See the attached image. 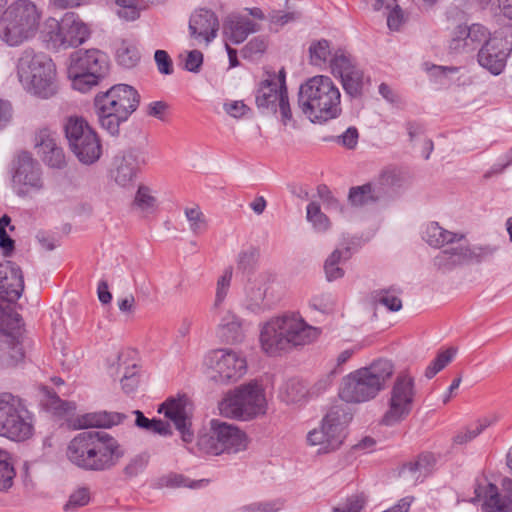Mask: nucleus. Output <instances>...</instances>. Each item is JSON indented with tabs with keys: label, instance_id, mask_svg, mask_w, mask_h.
<instances>
[{
	"label": "nucleus",
	"instance_id": "28",
	"mask_svg": "<svg viewBox=\"0 0 512 512\" xmlns=\"http://www.w3.org/2000/svg\"><path fill=\"white\" fill-rule=\"evenodd\" d=\"M242 319L231 311L226 312L218 326V335L229 344L240 343L244 339Z\"/></svg>",
	"mask_w": 512,
	"mask_h": 512
},
{
	"label": "nucleus",
	"instance_id": "63",
	"mask_svg": "<svg viewBox=\"0 0 512 512\" xmlns=\"http://www.w3.org/2000/svg\"><path fill=\"white\" fill-rule=\"evenodd\" d=\"M454 258L450 249L443 250L434 258V265L440 270H452L456 267Z\"/></svg>",
	"mask_w": 512,
	"mask_h": 512
},
{
	"label": "nucleus",
	"instance_id": "36",
	"mask_svg": "<svg viewBox=\"0 0 512 512\" xmlns=\"http://www.w3.org/2000/svg\"><path fill=\"white\" fill-rule=\"evenodd\" d=\"M460 33L465 35L470 51L476 50L492 37L490 32L481 24H472L471 26L460 25Z\"/></svg>",
	"mask_w": 512,
	"mask_h": 512
},
{
	"label": "nucleus",
	"instance_id": "61",
	"mask_svg": "<svg viewBox=\"0 0 512 512\" xmlns=\"http://www.w3.org/2000/svg\"><path fill=\"white\" fill-rule=\"evenodd\" d=\"M36 239L41 247L47 251H52L59 245V237L56 234L48 231H38L36 234Z\"/></svg>",
	"mask_w": 512,
	"mask_h": 512
},
{
	"label": "nucleus",
	"instance_id": "27",
	"mask_svg": "<svg viewBox=\"0 0 512 512\" xmlns=\"http://www.w3.org/2000/svg\"><path fill=\"white\" fill-rule=\"evenodd\" d=\"M38 153L41 154L43 162L51 168L62 169L66 166L64 150L57 145L54 138L50 136L41 137L37 143Z\"/></svg>",
	"mask_w": 512,
	"mask_h": 512
},
{
	"label": "nucleus",
	"instance_id": "45",
	"mask_svg": "<svg viewBox=\"0 0 512 512\" xmlns=\"http://www.w3.org/2000/svg\"><path fill=\"white\" fill-rule=\"evenodd\" d=\"M267 49V39L264 36H256L252 38L242 49L241 56L244 59L254 60L257 56L262 55Z\"/></svg>",
	"mask_w": 512,
	"mask_h": 512
},
{
	"label": "nucleus",
	"instance_id": "59",
	"mask_svg": "<svg viewBox=\"0 0 512 512\" xmlns=\"http://www.w3.org/2000/svg\"><path fill=\"white\" fill-rule=\"evenodd\" d=\"M359 133L356 127L351 126L344 133L336 137V142L347 149H354L358 144Z\"/></svg>",
	"mask_w": 512,
	"mask_h": 512
},
{
	"label": "nucleus",
	"instance_id": "55",
	"mask_svg": "<svg viewBox=\"0 0 512 512\" xmlns=\"http://www.w3.org/2000/svg\"><path fill=\"white\" fill-rule=\"evenodd\" d=\"M156 199L150 195V189L144 185L139 186L134 203L142 210L154 207Z\"/></svg>",
	"mask_w": 512,
	"mask_h": 512
},
{
	"label": "nucleus",
	"instance_id": "40",
	"mask_svg": "<svg viewBox=\"0 0 512 512\" xmlns=\"http://www.w3.org/2000/svg\"><path fill=\"white\" fill-rule=\"evenodd\" d=\"M490 425L491 422L487 418L479 419L477 422L467 426L464 430L459 431L454 436L453 442L457 445H463L471 442Z\"/></svg>",
	"mask_w": 512,
	"mask_h": 512
},
{
	"label": "nucleus",
	"instance_id": "54",
	"mask_svg": "<svg viewBox=\"0 0 512 512\" xmlns=\"http://www.w3.org/2000/svg\"><path fill=\"white\" fill-rule=\"evenodd\" d=\"M232 278L231 271H225V273L218 279L217 288H216V296H215V306L218 307L224 301L227 292L230 287V282Z\"/></svg>",
	"mask_w": 512,
	"mask_h": 512
},
{
	"label": "nucleus",
	"instance_id": "31",
	"mask_svg": "<svg viewBox=\"0 0 512 512\" xmlns=\"http://www.w3.org/2000/svg\"><path fill=\"white\" fill-rule=\"evenodd\" d=\"M126 415L119 412L99 411L88 413L82 418L83 428H111L124 421Z\"/></svg>",
	"mask_w": 512,
	"mask_h": 512
},
{
	"label": "nucleus",
	"instance_id": "34",
	"mask_svg": "<svg viewBox=\"0 0 512 512\" xmlns=\"http://www.w3.org/2000/svg\"><path fill=\"white\" fill-rule=\"evenodd\" d=\"M371 4L375 11L385 9L388 11L387 25L390 30L397 31L403 21V13L396 0H365Z\"/></svg>",
	"mask_w": 512,
	"mask_h": 512
},
{
	"label": "nucleus",
	"instance_id": "51",
	"mask_svg": "<svg viewBox=\"0 0 512 512\" xmlns=\"http://www.w3.org/2000/svg\"><path fill=\"white\" fill-rule=\"evenodd\" d=\"M282 508L279 500L254 502L240 508L241 512H277Z\"/></svg>",
	"mask_w": 512,
	"mask_h": 512
},
{
	"label": "nucleus",
	"instance_id": "7",
	"mask_svg": "<svg viewBox=\"0 0 512 512\" xmlns=\"http://www.w3.org/2000/svg\"><path fill=\"white\" fill-rule=\"evenodd\" d=\"M41 13L31 0L12 2L0 16V38L15 47L33 38L38 30Z\"/></svg>",
	"mask_w": 512,
	"mask_h": 512
},
{
	"label": "nucleus",
	"instance_id": "37",
	"mask_svg": "<svg viewBox=\"0 0 512 512\" xmlns=\"http://www.w3.org/2000/svg\"><path fill=\"white\" fill-rule=\"evenodd\" d=\"M401 290L391 286L388 289H380L373 292V299L376 303L385 306L391 312H397L402 308V301L399 297Z\"/></svg>",
	"mask_w": 512,
	"mask_h": 512
},
{
	"label": "nucleus",
	"instance_id": "53",
	"mask_svg": "<svg viewBox=\"0 0 512 512\" xmlns=\"http://www.w3.org/2000/svg\"><path fill=\"white\" fill-rule=\"evenodd\" d=\"M15 477L13 462L0 466V491L7 492L13 486Z\"/></svg>",
	"mask_w": 512,
	"mask_h": 512
},
{
	"label": "nucleus",
	"instance_id": "3",
	"mask_svg": "<svg viewBox=\"0 0 512 512\" xmlns=\"http://www.w3.org/2000/svg\"><path fill=\"white\" fill-rule=\"evenodd\" d=\"M298 105L312 123L323 124L342 113L340 91L325 75L314 76L301 84Z\"/></svg>",
	"mask_w": 512,
	"mask_h": 512
},
{
	"label": "nucleus",
	"instance_id": "44",
	"mask_svg": "<svg viewBox=\"0 0 512 512\" xmlns=\"http://www.w3.org/2000/svg\"><path fill=\"white\" fill-rule=\"evenodd\" d=\"M306 210L307 220L312 223L316 231L325 232L329 229V218L321 211L319 204L316 202H310L307 205Z\"/></svg>",
	"mask_w": 512,
	"mask_h": 512
},
{
	"label": "nucleus",
	"instance_id": "52",
	"mask_svg": "<svg viewBox=\"0 0 512 512\" xmlns=\"http://www.w3.org/2000/svg\"><path fill=\"white\" fill-rule=\"evenodd\" d=\"M340 373L337 367L333 368L329 373L325 374L309 389L308 394L311 396H319L325 392L333 383L335 376Z\"/></svg>",
	"mask_w": 512,
	"mask_h": 512
},
{
	"label": "nucleus",
	"instance_id": "5",
	"mask_svg": "<svg viewBox=\"0 0 512 512\" xmlns=\"http://www.w3.org/2000/svg\"><path fill=\"white\" fill-rule=\"evenodd\" d=\"M391 361L380 359L370 366L351 372L342 379L339 396L348 403H362L374 399L392 377Z\"/></svg>",
	"mask_w": 512,
	"mask_h": 512
},
{
	"label": "nucleus",
	"instance_id": "22",
	"mask_svg": "<svg viewBox=\"0 0 512 512\" xmlns=\"http://www.w3.org/2000/svg\"><path fill=\"white\" fill-rule=\"evenodd\" d=\"M187 397L185 395L167 398L161 403L157 409V412L164 414V416L170 419L175 428L181 434V438L184 442L190 443L193 440L194 433L191 429V420L187 415Z\"/></svg>",
	"mask_w": 512,
	"mask_h": 512
},
{
	"label": "nucleus",
	"instance_id": "6",
	"mask_svg": "<svg viewBox=\"0 0 512 512\" xmlns=\"http://www.w3.org/2000/svg\"><path fill=\"white\" fill-rule=\"evenodd\" d=\"M17 74L28 92L48 99L57 93L56 67L50 56L27 48L17 64Z\"/></svg>",
	"mask_w": 512,
	"mask_h": 512
},
{
	"label": "nucleus",
	"instance_id": "19",
	"mask_svg": "<svg viewBox=\"0 0 512 512\" xmlns=\"http://www.w3.org/2000/svg\"><path fill=\"white\" fill-rule=\"evenodd\" d=\"M511 51L512 43L495 33L479 49L477 60L481 67L497 76L504 71Z\"/></svg>",
	"mask_w": 512,
	"mask_h": 512
},
{
	"label": "nucleus",
	"instance_id": "17",
	"mask_svg": "<svg viewBox=\"0 0 512 512\" xmlns=\"http://www.w3.org/2000/svg\"><path fill=\"white\" fill-rule=\"evenodd\" d=\"M255 102L258 110L263 115H275L279 108L281 121L284 125L292 120L287 87H283V90L279 89L275 79L267 78L259 83L255 92Z\"/></svg>",
	"mask_w": 512,
	"mask_h": 512
},
{
	"label": "nucleus",
	"instance_id": "25",
	"mask_svg": "<svg viewBox=\"0 0 512 512\" xmlns=\"http://www.w3.org/2000/svg\"><path fill=\"white\" fill-rule=\"evenodd\" d=\"M259 29V24L241 15H229L223 22L225 40L235 45L244 42L251 33Z\"/></svg>",
	"mask_w": 512,
	"mask_h": 512
},
{
	"label": "nucleus",
	"instance_id": "13",
	"mask_svg": "<svg viewBox=\"0 0 512 512\" xmlns=\"http://www.w3.org/2000/svg\"><path fill=\"white\" fill-rule=\"evenodd\" d=\"M329 67L331 73L340 78L343 90L350 98H361L371 85L370 77L364 74L355 57L343 48L334 50Z\"/></svg>",
	"mask_w": 512,
	"mask_h": 512
},
{
	"label": "nucleus",
	"instance_id": "16",
	"mask_svg": "<svg viewBox=\"0 0 512 512\" xmlns=\"http://www.w3.org/2000/svg\"><path fill=\"white\" fill-rule=\"evenodd\" d=\"M414 396V378L406 373L399 374L390 392L388 409L380 423L391 427L406 419L412 410Z\"/></svg>",
	"mask_w": 512,
	"mask_h": 512
},
{
	"label": "nucleus",
	"instance_id": "49",
	"mask_svg": "<svg viewBox=\"0 0 512 512\" xmlns=\"http://www.w3.org/2000/svg\"><path fill=\"white\" fill-rule=\"evenodd\" d=\"M436 464V457L431 452L421 453L414 462L408 463L407 467L411 472H425L428 473Z\"/></svg>",
	"mask_w": 512,
	"mask_h": 512
},
{
	"label": "nucleus",
	"instance_id": "1",
	"mask_svg": "<svg viewBox=\"0 0 512 512\" xmlns=\"http://www.w3.org/2000/svg\"><path fill=\"white\" fill-rule=\"evenodd\" d=\"M125 455L119 441L105 431H82L68 443L66 457L86 472H105L113 469Z\"/></svg>",
	"mask_w": 512,
	"mask_h": 512
},
{
	"label": "nucleus",
	"instance_id": "41",
	"mask_svg": "<svg viewBox=\"0 0 512 512\" xmlns=\"http://www.w3.org/2000/svg\"><path fill=\"white\" fill-rule=\"evenodd\" d=\"M149 460L150 455L147 452L139 453L130 458L122 470L124 478L126 480H131L142 474L147 468Z\"/></svg>",
	"mask_w": 512,
	"mask_h": 512
},
{
	"label": "nucleus",
	"instance_id": "21",
	"mask_svg": "<svg viewBox=\"0 0 512 512\" xmlns=\"http://www.w3.org/2000/svg\"><path fill=\"white\" fill-rule=\"evenodd\" d=\"M140 159L135 150L122 151L114 156L110 177L121 187L134 186L140 172Z\"/></svg>",
	"mask_w": 512,
	"mask_h": 512
},
{
	"label": "nucleus",
	"instance_id": "39",
	"mask_svg": "<svg viewBox=\"0 0 512 512\" xmlns=\"http://www.w3.org/2000/svg\"><path fill=\"white\" fill-rule=\"evenodd\" d=\"M270 306L271 304L266 301V289L262 290L259 287L257 289H251L247 293V297L244 302V308L247 311L258 315L269 309Z\"/></svg>",
	"mask_w": 512,
	"mask_h": 512
},
{
	"label": "nucleus",
	"instance_id": "47",
	"mask_svg": "<svg viewBox=\"0 0 512 512\" xmlns=\"http://www.w3.org/2000/svg\"><path fill=\"white\" fill-rule=\"evenodd\" d=\"M365 504V495L363 493H357L347 497L342 505L333 507L332 512H361Z\"/></svg>",
	"mask_w": 512,
	"mask_h": 512
},
{
	"label": "nucleus",
	"instance_id": "48",
	"mask_svg": "<svg viewBox=\"0 0 512 512\" xmlns=\"http://www.w3.org/2000/svg\"><path fill=\"white\" fill-rule=\"evenodd\" d=\"M185 215L189 221L190 228L194 233H202L206 230V219L199 206L185 209Z\"/></svg>",
	"mask_w": 512,
	"mask_h": 512
},
{
	"label": "nucleus",
	"instance_id": "9",
	"mask_svg": "<svg viewBox=\"0 0 512 512\" xmlns=\"http://www.w3.org/2000/svg\"><path fill=\"white\" fill-rule=\"evenodd\" d=\"M109 56L96 48L80 49L71 54L68 77L73 89L85 93L109 73Z\"/></svg>",
	"mask_w": 512,
	"mask_h": 512
},
{
	"label": "nucleus",
	"instance_id": "35",
	"mask_svg": "<svg viewBox=\"0 0 512 512\" xmlns=\"http://www.w3.org/2000/svg\"><path fill=\"white\" fill-rule=\"evenodd\" d=\"M135 415V425L149 433L159 434L161 436L172 435L171 426L168 422L159 418H147L140 410L133 411Z\"/></svg>",
	"mask_w": 512,
	"mask_h": 512
},
{
	"label": "nucleus",
	"instance_id": "15",
	"mask_svg": "<svg viewBox=\"0 0 512 512\" xmlns=\"http://www.w3.org/2000/svg\"><path fill=\"white\" fill-rule=\"evenodd\" d=\"M47 42L55 49L78 47L90 36L88 26L75 13H65L60 21L47 22Z\"/></svg>",
	"mask_w": 512,
	"mask_h": 512
},
{
	"label": "nucleus",
	"instance_id": "32",
	"mask_svg": "<svg viewBox=\"0 0 512 512\" xmlns=\"http://www.w3.org/2000/svg\"><path fill=\"white\" fill-rule=\"evenodd\" d=\"M308 52L310 64L320 68L326 67L334 54L331 43L327 39L313 40L309 45Z\"/></svg>",
	"mask_w": 512,
	"mask_h": 512
},
{
	"label": "nucleus",
	"instance_id": "23",
	"mask_svg": "<svg viewBox=\"0 0 512 512\" xmlns=\"http://www.w3.org/2000/svg\"><path fill=\"white\" fill-rule=\"evenodd\" d=\"M24 290L21 268L14 262L0 263V300L15 303Z\"/></svg>",
	"mask_w": 512,
	"mask_h": 512
},
{
	"label": "nucleus",
	"instance_id": "20",
	"mask_svg": "<svg viewBox=\"0 0 512 512\" xmlns=\"http://www.w3.org/2000/svg\"><path fill=\"white\" fill-rule=\"evenodd\" d=\"M212 378L221 383L237 381L247 370L246 359L231 349H218L211 353Z\"/></svg>",
	"mask_w": 512,
	"mask_h": 512
},
{
	"label": "nucleus",
	"instance_id": "38",
	"mask_svg": "<svg viewBox=\"0 0 512 512\" xmlns=\"http://www.w3.org/2000/svg\"><path fill=\"white\" fill-rule=\"evenodd\" d=\"M140 57L138 48L127 41H122L116 50L117 63L127 69L135 67L140 61Z\"/></svg>",
	"mask_w": 512,
	"mask_h": 512
},
{
	"label": "nucleus",
	"instance_id": "42",
	"mask_svg": "<svg viewBox=\"0 0 512 512\" xmlns=\"http://www.w3.org/2000/svg\"><path fill=\"white\" fill-rule=\"evenodd\" d=\"M154 0H116V4L122 7L118 12L119 16L126 20H136L140 13V9L146 8L152 4Z\"/></svg>",
	"mask_w": 512,
	"mask_h": 512
},
{
	"label": "nucleus",
	"instance_id": "57",
	"mask_svg": "<svg viewBox=\"0 0 512 512\" xmlns=\"http://www.w3.org/2000/svg\"><path fill=\"white\" fill-rule=\"evenodd\" d=\"M224 111L233 118H241L250 112V108L242 101H227L223 104Z\"/></svg>",
	"mask_w": 512,
	"mask_h": 512
},
{
	"label": "nucleus",
	"instance_id": "26",
	"mask_svg": "<svg viewBox=\"0 0 512 512\" xmlns=\"http://www.w3.org/2000/svg\"><path fill=\"white\" fill-rule=\"evenodd\" d=\"M482 512H512V499L503 495L497 485L488 483L483 492Z\"/></svg>",
	"mask_w": 512,
	"mask_h": 512
},
{
	"label": "nucleus",
	"instance_id": "8",
	"mask_svg": "<svg viewBox=\"0 0 512 512\" xmlns=\"http://www.w3.org/2000/svg\"><path fill=\"white\" fill-rule=\"evenodd\" d=\"M266 409L265 390L256 380L235 387L227 392L219 403V410L223 416L242 421L264 415Z\"/></svg>",
	"mask_w": 512,
	"mask_h": 512
},
{
	"label": "nucleus",
	"instance_id": "18",
	"mask_svg": "<svg viewBox=\"0 0 512 512\" xmlns=\"http://www.w3.org/2000/svg\"><path fill=\"white\" fill-rule=\"evenodd\" d=\"M13 170L12 182L18 196L25 197L43 189L41 167L29 152L18 155Z\"/></svg>",
	"mask_w": 512,
	"mask_h": 512
},
{
	"label": "nucleus",
	"instance_id": "24",
	"mask_svg": "<svg viewBox=\"0 0 512 512\" xmlns=\"http://www.w3.org/2000/svg\"><path fill=\"white\" fill-rule=\"evenodd\" d=\"M188 29L191 38L209 44L217 36L218 17L212 10L198 9L191 14Z\"/></svg>",
	"mask_w": 512,
	"mask_h": 512
},
{
	"label": "nucleus",
	"instance_id": "56",
	"mask_svg": "<svg viewBox=\"0 0 512 512\" xmlns=\"http://www.w3.org/2000/svg\"><path fill=\"white\" fill-rule=\"evenodd\" d=\"M449 50L451 53H469L471 52L466 41L465 35L460 33V25L456 27L453 37L449 43Z\"/></svg>",
	"mask_w": 512,
	"mask_h": 512
},
{
	"label": "nucleus",
	"instance_id": "62",
	"mask_svg": "<svg viewBox=\"0 0 512 512\" xmlns=\"http://www.w3.org/2000/svg\"><path fill=\"white\" fill-rule=\"evenodd\" d=\"M300 18V13L298 12H283V11H272L269 14V21L272 24L278 26H284L285 24L295 21Z\"/></svg>",
	"mask_w": 512,
	"mask_h": 512
},
{
	"label": "nucleus",
	"instance_id": "4",
	"mask_svg": "<svg viewBox=\"0 0 512 512\" xmlns=\"http://www.w3.org/2000/svg\"><path fill=\"white\" fill-rule=\"evenodd\" d=\"M140 98L128 84H116L97 93L93 106L100 127L113 137L119 136L120 126L137 110Z\"/></svg>",
	"mask_w": 512,
	"mask_h": 512
},
{
	"label": "nucleus",
	"instance_id": "29",
	"mask_svg": "<svg viewBox=\"0 0 512 512\" xmlns=\"http://www.w3.org/2000/svg\"><path fill=\"white\" fill-rule=\"evenodd\" d=\"M422 238L431 247L440 248L445 244L461 241L464 235L446 230L438 222L432 221L426 225Z\"/></svg>",
	"mask_w": 512,
	"mask_h": 512
},
{
	"label": "nucleus",
	"instance_id": "33",
	"mask_svg": "<svg viewBox=\"0 0 512 512\" xmlns=\"http://www.w3.org/2000/svg\"><path fill=\"white\" fill-rule=\"evenodd\" d=\"M351 250L345 247L343 250L335 249L324 263V271L328 281H334L344 276V270L339 266L341 260H348L351 257Z\"/></svg>",
	"mask_w": 512,
	"mask_h": 512
},
{
	"label": "nucleus",
	"instance_id": "50",
	"mask_svg": "<svg viewBox=\"0 0 512 512\" xmlns=\"http://www.w3.org/2000/svg\"><path fill=\"white\" fill-rule=\"evenodd\" d=\"M90 501L89 489L86 487L79 488L69 497L68 502L64 505L65 511L76 510L87 505Z\"/></svg>",
	"mask_w": 512,
	"mask_h": 512
},
{
	"label": "nucleus",
	"instance_id": "43",
	"mask_svg": "<svg viewBox=\"0 0 512 512\" xmlns=\"http://www.w3.org/2000/svg\"><path fill=\"white\" fill-rule=\"evenodd\" d=\"M259 255V250L253 246H250L246 250H242L238 254L237 269L242 271L244 274L251 275L257 267Z\"/></svg>",
	"mask_w": 512,
	"mask_h": 512
},
{
	"label": "nucleus",
	"instance_id": "60",
	"mask_svg": "<svg viewBox=\"0 0 512 512\" xmlns=\"http://www.w3.org/2000/svg\"><path fill=\"white\" fill-rule=\"evenodd\" d=\"M203 64V53L197 49L191 50L187 53V57L184 63V69L198 73Z\"/></svg>",
	"mask_w": 512,
	"mask_h": 512
},
{
	"label": "nucleus",
	"instance_id": "14",
	"mask_svg": "<svg viewBox=\"0 0 512 512\" xmlns=\"http://www.w3.org/2000/svg\"><path fill=\"white\" fill-rule=\"evenodd\" d=\"M352 416L339 406L332 407L323 417L319 428H315L307 435L310 445L321 446L320 451L325 453L337 450L345 438V428Z\"/></svg>",
	"mask_w": 512,
	"mask_h": 512
},
{
	"label": "nucleus",
	"instance_id": "58",
	"mask_svg": "<svg viewBox=\"0 0 512 512\" xmlns=\"http://www.w3.org/2000/svg\"><path fill=\"white\" fill-rule=\"evenodd\" d=\"M154 59L158 71L164 75H171L173 73V62L169 54L165 50H156Z\"/></svg>",
	"mask_w": 512,
	"mask_h": 512
},
{
	"label": "nucleus",
	"instance_id": "2",
	"mask_svg": "<svg viewBox=\"0 0 512 512\" xmlns=\"http://www.w3.org/2000/svg\"><path fill=\"white\" fill-rule=\"evenodd\" d=\"M320 329L309 325L298 314H286L265 323L260 332L262 350L269 356L315 341Z\"/></svg>",
	"mask_w": 512,
	"mask_h": 512
},
{
	"label": "nucleus",
	"instance_id": "11",
	"mask_svg": "<svg viewBox=\"0 0 512 512\" xmlns=\"http://www.w3.org/2000/svg\"><path fill=\"white\" fill-rule=\"evenodd\" d=\"M64 132L70 150L82 164L91 165L99 160L102 155L100 137L83 117H68Z\"/></svg>",
	"mask_w": 512,
	"mask_h": 512
},
{
	"label": "nucleus",
	"instance_id": "46",
	"mask_svg": "<svg viewBox=\"0 0 512 512\" xmlns=\"http://www.w3.org/2000/svg\"><path fill=\"white\" fill-rule=\"evenodd\" d=\"M402 174L401 171L396 168H388L381 172L378 183H375L378 187L382 188L384 195L386 194V187L394 188L402 185Z\"/></svg>",
	"mask_w": 512,
	"mask_h": 512
},
{
	"label": "nucleus",
	"instance_id": "10",
	"mask_svg": "<svg viewBox=\"0 0 512 512\" xmlns=\"http://www.w3.org/2000/svg\"><path fill=\"white\" fill-rule=\"evenodd\" d=\"M32 414L24 401L11 393L0 394V436L23 442L33 435Z\"/></svg>",
	"mask_w": 512,
	"mask_h": 512
},
{
	"label": "nucleus",
	"instance_id": "64",
	"mask_svg": "<svg viewBox=\"0 0 512 512\" xmlns=\"http://www.w3.org/2000/svg\"><path fill=\"white\" fill-rule=\"evenodd\" d=\"M168 108V105L164 101H154L147 105L146 114L151 117H155L159 120L164 119V114Z\"/></svg>",
	"mask_w": 512,
	"mask_h": 512
},
{
	"label": "nucleus",
	"instance_id": "12",
	"mask_svg": "<svg viewBox=\"0 0 512 512\" xmlns=\"http://www.w3.org/2000/svg\"><path fill=\"white\" fill-rule=\"evenodd\" d=\"M197 445L210 455L237 453L246 448V434L233 424L212 419L209 432L199 436Z\"/></svg>",
	"mask_w": 512,
	"mask_h": 512
},
{
	"label": "nucleus",
	"instance_id": "30",
	"mask_svg": "<svg viewBox=\"0 0 512 512\" xmlns=\"http://www.w3.org/2000/svg\"><path fill=\"white\" fill-rule=\"evenodd\" d=\"M384 196L382 188L372 183L353 186L349 190L348 200L352 206L361 207L378 202Z\"/></svg>",
	"mask_w": 512,
	"mask_h": 512
}]
</instances>
